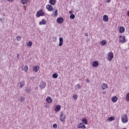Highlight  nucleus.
I'll return each mask as SVG.
<instances>
[{"instance_id":"f257e3e1","label":"nucleus","mask_w":129,"mask_h":129,"mask_svg":"<svg viewBox=\"0 0 129 129\" xmlns=\"http://www.w3.org/2000/svg\"><path fill=\"white\" fill-rule=\"evenodd\" d=\"M121 119L123 123H126V122L128 121V119H127V115L126 114L123 115L121 116Z\"/></svg>"},{"instance_id":"f03ea898","label":"nucleus","mask_w":129,"mask_h":129,"mask_svg":"<svg viewBox=\"0 0 129 129\" xmlns=\"http://www.w3.org/2000/svg\"><path fill=\"white\" fill-rule=\"evenodd\" d=\"M45 15V13L43 12V10H39L36 13L37 18H40V17H43Z\"/></svg>"},{"instance_id":"7ed1b4c3","label":"nucleus","mask_w":129,"mask_h":129,"mask_svg":"<svg viewBox=\"0 0 129 129\" xmlns=\"http://www.w3.org/2000/svg\"><path fill=\"white\" fill-rule=\"evenodd\" d=\"M66 118V116L64 114L63 112H61L60 114L59 115V119L61 122H65V119Z\"/></svg>"},{"instance_id":"20e7f679","label":"nucleus","mask_w":129,"mask_h":129,"mask_svg":"<svg viewBox=\"0 0 129 129\" xmlns=\"http://www.w3.org/2000/svg\"><path fill=\"white\" fill-rule=\"evenodd\" d=\"M113 58V53L112 52H109L108 53L107 59L108 61H111Z\"/></svg>"},{"instance_id":"39448f33","label":"nucleus","mask_w":129,"mask_h":129,"mask_svg":"<svg viewBox=\"0 0 129 129\" xmlns=\"http://www.w3.org/2000/svg\"><path fill=\"white\" fill-rule=\"evenodd\" d=\"M119 42L120 43H121L122 44H123V43H125V42H126V41L125 40V36H122L121 35H120L119 37Z\"/></svg>"},{"instance_id":"423d86ee","label":"nucleus","mask_w":129,"mask_h":129,"mask_svg":"<svg viewBox=\"0 0 129 129\" xmlns=\"http://www.w3.org/2000/svg\"><path fill=\"white\" fill-rule=\"evenodd\" d=\"M46 8L48 12H52L53 10V6L50 4L47 5Z\"/></svg>"},{"instance_id":"0eeeda50","label":"nucleus","mask_w":129,"mask_h":129,"mask_svg":"<svg viewBox=\"0 0 129 129\" xmlns=\"http://www.w3.org/2000/svg\"><path fill=\"white\" fill-rule=\"evenodd\" d=\"M99 65V62H98V61L95 60L92 63V66L93 67H98V66Z\"/></svg>"},{"instance_id":"6e6552de","label":"nucleus","mask_w":129,"mask_h":129,"mask_svg":"<svg viewBox=\"0 0 129 129\" xmlns=\"http://www.w3.org/2000/svg\"><path fill=\"white\" fill-rule=\"evenodd\" d=\"M57 22L58 24H63V22H64V19L62 17H59L57 19Z\"/></svg>"},{"instance_id":"1a4fd4ad","label":"nucleus","mask_w":129,"mask_h":129,"mask_svg":"<svg viewBox=\"0 0 129 129\" xmlns=\"http://www.w3.org/2000/svg\"><path fill=\"white\" fill-rule=\"evenodd\" d=\"M39 87L41 89H43V88H45L46 87V83L45 82H41L39 85Z\"/></svg>"},{"instance_id":"9d476101","label":"nucleus","mask_w":129,"mask_h":129,"mask_svg":"<svg viewBox=\"0 0 129 129\" xmlns=\"http://www.w3.org/2000/svg\"><path fill=\"white\" fill-rule=\"evenodd\" d=\"M78 128H86L85 125L83 124V123H80L78 125Z\"/></svg>"},{"instance_id":"9b49d317","label":"nucleus","mask_w":129,"mask_h":129,"mask_svg":"<svg viewBox=\"0 0 129 129\" xmlns=\"http://www.w3.org/2000/svg\"><path fill=\"white\" fill-rule=\"evenodd\" d=\"M124 31H125V29H124V27L122 26H120L119 28V33L120 34H122V33H124Z\"/></svg>"},{"instance_id":"f8f14e48","label":"nucleus","mask_w":129,"mask_h":129,"mask_svg":"<svg viewBox=\"0 0 129 129\" xmlns=\"http://www.w3.org/2000/svg\"><path fill=\"white\" fill-rule=\"evenodd\" d=\"M46 101L47 103H52L53 100H52V98L48 96L46 99Z\"/></svg>"},{"instance_id":"ddd939ff","label":"nucleus","mask_w":129,"mask_h":129,"mask_svg":"<svg viewBox=\"0 0 129 129\" xmlns=\"http://www.w3.org/2000/svg\"><path fill=\"white\" fill-rule=\"evenodd\" d=\"M22 71H24L25 73L28 72V70H29V67L28 66H22Z\"/></svg>"},{"instance_id":"4468645a","label":"nucleus","mask_w":129,"mask_h":129,"mask_svg":"<svg viewBox=\"0 0 129 129\" xmlns=\"http://www.w3.org/2000/svg\"><path fill=\"white\" fill-rule=\"evenodd\" d=\"M39 69H40V67H39V66L36 65L33 67V71H34V72H38Z\"/></svg>"},{"instance_id":"2eb2a0df","label":"nucleus","mask_w":129,"mask_h":129,"mask_svg":"<svg viewBox=\"0 0 129 129\" xmlns=\"http://www.w3.org/2000/svg\"><path fill=\"white\" fill-rule=\"evenodd\" d=\"M46 24H47V21L45 19H42V20L39 23L40 26H42V25H46Z\"/></svg>"},{"instance_id":"dca6fc26","label":"nucleus","mask_w":129,"mask_h":129,"mask_svg":"<svg viewBox=\"0 0 129 129\" xmlns=\"http://www.w3.org/2000/svg\"><path fill=\"white\" fill-rule=\"evenodd\" d=\"M103 22H108V16L106 15H105L103 17Z\"/></svg>"},{"instance_id":"f3484780","label":"nucleus","mask_w":129,"mask_h":129,"mask_svg":"<svg viewBox=\"0 0 129 129\" xmlns=\"http://www.w3.org/2000/svg\"><path fill=\"white\" fill-rule=\"evenodd\" d=\"M21 2L22 5H27V4H30V1H29V0H21Z\"/></svg>"},{"instance_id":"a211bd4d","label":"nucleus","mask_w":129,"mask_h":129,"mask_svg":"<svg viewBox=\"0 0 129 129\" xmlns=\"http://www.w3.org/2000/svg\"><path fill=\"white\" fill-rule=\"evenodd\" d=\"M59 43L58 44V46L59 47H61V46H63V38L62 37H60L59 38Z\"/></svg>"},{"instance_id":"6ab92c4d","label":"nucleus","mask_w":129,"mask_h":129,"mask_svg":"<svg viewBox=\"0 0 129 129\" xmlns=\"http://www.w3.org/2000/svg\"><path fill=\"white\" fill-rule=\"evenodd\" d=\"M61 109V106L59 105H57L55 106V108H54L55 111H59Z\"/></svg>"},{"instance_id":"aec40b11","label":"nucleus","mask_w":129,"mask_h":129,"mask_svg":"<svg viewBox=\"0 0 129 129\" xmlns=\"http://www.w3.org/2000/svg\"><path fill=\"white\" fill-rule=\"evenodd\" d=\"M49 4H50L52 6H55L56 5V0H49Z\"/></svg>"},{"instance_id":"412c9836","label":"nucleus","mask_w":129,"mask_h":129,"mask_svg":"<svg viewBox=\"0 0 129 129\" xmlns=\"http://www.w3.org/2000/svg\"><path fill=\"white\" fill-rule=\"evenodd\" d=\"M117 99H118V98H117V97L116 96H114L113 97H112V98H111V100H112V102H113L114 103L116 102V101H117Z\"/></svg>"},{"instance_id":"4be33fe9","label":"nucleus","mask_w":129,"mask_h":129,"mask_svg":"<svg viewBox=\"0 0 129 129\" xmlns=\"http://www.w3.org/2000/svg\"><path fill=\"white\" fill-rule=\"evenodd\" d=\"M101 87L103 90H104L106 89V88H107V87H108V86L107 85V84L103 83L101 85Z\"/></svg>"},{"instance_id":"5701e85b","label":"nucleus","mask_w":129,"mask_h":129,"mask_svg":"<svg viewBox=\"0 0 129 129\" xmlns=\"http://www.w3.org/2000/svg\"><path fill=\"white\" fill-rule=\"evenodd\" d=\"M25 86V81H22L20 83V88H23Z\"/></svg>"},{"instance_id":"b1692460","label":"nucleus","mask_w":129,"mask_h":129,"mask_svg":"<svg viewBox=\"0 0 129 129\" xmlns=\"http://www.w3.org/2000/svg\"><path fill=\"white\" fill-rule=\"evenodd\" d=\"M114 119H115V117L112 116V117H110L108 118V121H112V120H114Z\"/></svg>"},{"instance_id":"393cba45","label":"nucleus","mask_w":129,"mask_h":129,"mask_svg":"<svg viewBox=\"0 0 129 129\" xmlns=\"http://www.w3.org/2000/svg\"><path fill=\"white\" fill-rule=\"evenodd\" d=\"M82 121L83 123H84V124H87L88 122H87V119L85 118H84L82 119Z\"/></svg>"},{"instance_id":"a878e982","label":"nucleus","mask_w":129,"mask_h":129,"mask_svg":"<svg viewBox=\"0 0 129 129\" xmlns=\"http://www.w3.org/2000/svg\"><path fill=\"white\" fill-rule=\"evenodd\" d=\"M100 44L102 46H104L105 45H106V40H103L102 41L100 42Z\"/></svg>"},{"instance_id":"bb28decb","label":"nucleus","mask_w":129,"mask_h":129,"mask_svg":"<svg viewBox=\"0 0 129 129\" xmlns=\"http://www.w3.org/2000/svg\"><path fill=\"white\" fill-rule=\"evenodd\" d=\"M70 18L71 20H74V19H75V15L73 14H72L70 15Z\"/></svg>"},{"instance_id":"cd10ccee","label":"nucleus","mask_w":129,"mask_h":129,"mask_svg":"<svg viewBox=\"0 0 129 129\" xmlns=\"http://www.w3.org/2000/svg\"><path fill=\"white\" fill-rule=\"evenodd\" d=\"M32 45H33V43L32 42V41H29L27 43L28 47H32Z\"/></svg>"},{"instance_id":"c85d7f7f","label":"nucleus","mask_w":129,"mask_h":129,"mask_svg":"<svg viewBox=\"0 0 129 129\" xmlns=\"http://www.w3.org/2000/svg\"><path fill=\"white\" fill-rule=\"evenodd\" d=\"M52 77L53 78H58V74L57 73H55L52 75Z\"/></svg>"},{"instance_id":"c756f323","label":"nucleus","mask_w":129,"mask_h":129,"mask_svg":"<svg viewBox=\"0 0 129 129\" xmlns=\"http://www.w3.org/2000/svg\"><path fill=\"white\" fill-rule=\"evenodd\" d=\"M54 15V17H57V16H58V10L57 9L55 10Z\"/></svg>"},{"instance_id":"7c9ffc66","label":"nucleus","mask_w":129,"mask_h":129,"mask_svg":"<svg viewBox=\"0 0 129 129\" xmlns=\"http://www.w3.org/2000/svg\"><path fill=\"white\" fill-rule=\"evenodd\" d=\"M16 39L17 41H21L22 37L20 36H17Z\"/></svg>"},{"instance_id":"2f4dec72","label":"nucleus","mask_w":129,"mask_h":129,"mask_svg":"<svg viewBox=\"0 0 129 129\" xmlns=\"http://www.w3.org/2000/svg\"><path fill=\"white\" fill-rule=\"evenodd\" d=\"M126 100H127V101H129V93H128L127 94H126Z\"/></svg>"},{"instance_id":"473e14b6","label":"nucleus","mask_w":129,"mask_h":129,"mask_svg":"<svg viewBox=\"0 0 129 129\" xmlns=\"http://www.w3.org/2000/svg\"><path fill=\"white\" fill-rule=\"evenodd\" d=\"M73 98H75V99L76 100V99H77L78 96H77V95H74L73 96Z\"/></svg>"},{"instance_id":"72a5a7b5","label":"nucleus","mask_w":129,"mask_h":129,"mask_svg":"<svg viewBox=\"0 0 129 129\" xmlns=\"http://www.w3.org/2000/svg\"><path fill=\"white\" fill-rule=\"evenodd\" d=\"M53 127L54 128H57V124H54L53 125Z\"/></svg>"},{"instance_id":"f704fd0d","label":"nucleus","mask_w":129,"mask_h":129,"mask_svg":"<svg viewBox=\"0 0 129 129\" xmlns=\"http://www.w3.org/2000/svg\"><path fill=\"white\" fill-rule=\"evenodd\" d=\"M77 86H78V88H79V89H80V88H81V86H80V84H77Z\"/></svg>"},{"instance_id":"c9c22d12","label":"nucleus","mask_w":129,"mask_h":129,"mask_svg":"<svg viewBox=\"0 0 129 129\" xmlns=\"http://www.w3.org/2000/svg\"><path fill=\"white\" fill-rule=\"evenodd\" d=\"M25 101V98L21 97V101Z\"/></svg>"},{"instance_id":"e433bc0d","label":"nucleus","mask_w":129,"mask_h":129,"mask_svg":"<svg viewBox=\"0 0 129 129\" xmlns=\"http://www.w3.org/2000/svg\"><path fill=\"white\" fill-rule=\"evenodd\" d=\"M107 3H110L111 2V0H106Z\"/></svg>"},{"instance_id":"4c0bfd02","label":"nucleus","mask_w":129,"mask_h":129,"mask_svg":"<svg viewBox=\"0 0 129 129\" xmlns=\"http://www.w3.org/2000/svg\"><path fill=\"white\" fill-rule=\"evenodd\" d=\"M86 82H87L88 83H89V82H90V81H89V80L87 79L86 80Z\"/></svg>"},{"instance_id":"58836bf2","label":"nucleus","mask_w":129,"mask_h":129,"mask_svg":"<svg viewBox=\"0 0 129 129\" xmlns=\"http://www.w3.org/2000/svg\"><path fill=\"white\" fill-rule=\"evenodd\" d=\"M72 13H73L72 11H69V14H72Z\"/></svg>"},{"instance_id":"ea45409f","label":"nucleus","mask_w":129,"mask_h":129,"mask_svg":"<svg viewBox=\"0 0 129 129\" xmlns=\"http://www.w3.org/2000/svg\"><path fill=\"white\" fill-rule=\"evenodd\" d=\"M127 16H128V17H129V11L127 12Z\"/></svg>"},{"instance_id":"a19ab883","label":"nucleus","mask_w":129,"mask_h":129,"mask_svg":"<svg viewBox=\"0 0 129 129\" xmlns=\"http://www.w3.org/2000/svg\"><path fill=\"white\" fill-rule=\"evenodd\" d=\"M8 2H13L14 0H7Z\"/></svg>"},{"instance_id":"79ce46f5","label":"nucleus","mask_w":129,"mask_h":129,"mask_svg":"<svg viewBox=\"0 0 129 129\" xmlns=\"http://www.w3.org/2000/svg\"><path fill=\"white\" fill-rule=\"evenodd\" d=\"M86 36L87 37V36H88V33L86 34Z\"/></svg>"},{"instance_id":"37998d69","label":"nucleus","mask_w":129,"mask_h":129,"mask_svg":"<svg viewBox=\"0 0 129 129\" xmlns=\"http://www.w3.org/2000/svg\"><path fill=\"white\" fill-rule=\"evenodd\" d=\"M26 8L27 7H26L25 6L24 7V8L25 10H26Z\"/></svg>"},{"instance_id":"c03bdc74","label":"nucleus","mask_w":129,"mask_h":129,"mask_svg":"<svg viewBox=\"0 0 129 129\" xmlns=\"http://www.w3.org/2000/svg\"><path fill=\"white\" fill-rule=\"evenodd\" d=\"M17 56H18V57L19 58L20 57V54H18Z\"/></svg>"},{"instance_id":"a18cd8bd","label":"nucleus","mask_w":129,"mask_h":129,"mask_svg":"<svg viewBox=\"0 0 129 129\" xmlns=\"http://www.w3.org/2000/svg\"><path fill=\"white\" fill-rule=\"evenodd\" d=\"M0 21H2V19H0Z\"/></svg>"}]
</instances>
